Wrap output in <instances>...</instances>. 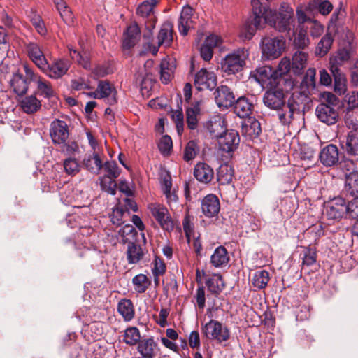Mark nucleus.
<instances>
[{"label": "nucleus", "instance_id": "obj_1", "mask_svg": "<svg viewBox=\"0 0 358 358\" xmlns=\"http://www.w3.org/2000/svg\"><path fill=\"white\" fill-rule=\"evenodd\" d=\"M251 4L255 15L253 24L256 29H261L266 23L280 32H289L294 28V10L287 3L280 4L278 13L262 6L259 0H252Z\"/></svg>", "mask_w": 358, "mask_h": 358}, {"label": "nucleus", "instance_id": "obj_2", "mask_svg": "<svg viewBox=\"0 0 358 358\" xmlns=\"http://www.w3.org/2000/svg\"><path fill=\"white\" fill-rule=\"evenodd\" d=\"M249 57L248 50L239 48L227 54L221 62L222 70L227 74H235L241 71Z\"/></svg>", "mask_w": 358, "mask_h": 358}, {"label": "nucleus", "instance_id": "obj_3", "mask_svg": "<svg viewBox=\"0 0 358 358\" xmlns=\"http://www.w3.org/2000/svg\"><path fill=\"white\" fill-rule=\"evenodd\" d=\"M323 97L327 103H320L316 108L315 114L321 122L328 125L334 124L338 118V113L334 105L337 98L331 92L324 94Z\"/></svg>", "mask_w": 358, "mask_h": 358}, {"label": "nucleus", "instance_id": "obj_4", "mask_svg": "<svg viewBox=\"0 0 358 358\" xmlns=\"http://www.w3.org/2000/svg\"><path fill=\"white\" fill-rule=\"evenodd\" d=\"M202 333L208 339L215 340L218 343L227 341L230 338L229 328L215 320H210L201 327Z\"/></svg>", "mask_w": 358, "mask_h": 358}, {"label": "nucleus", "instance_id": "obj_5", "mask_svg": "<svg viewBox=\"0 0 358 358\" xmlns=\"http://www.w3.org/2000/svg\"><path fill=\"white\" fill-rule=\"evenodd\" d=\"M250 78L254 79L262 88L280 85L277 73L269 66H258L250 73Z\"/></svg>", "mask_w": 358, "mask_h": 358}, {"label": "nucleus", "instance_id": "obj_6", "mask_svg": "<svg viewBox=\"0 0 358 358\" xmlns=\"http://www.w3.org/2000/svg\"><path fill=\"white\" fill-rule=\"evenodd\" d=\"M285 41L283 37H266L262 41V57L268 60L278 57L285 48Z\"/></svg>", "mask_w": 358, "mask_h": 358}, {"label": "nucleus", "instance_id": "obj_7", "mask_svg": "<svg viewBox=\"0 0 358 358\" xmlns=\"http://www.w3.org/2000/svg\"><path fill=\"white\" fill-rule=\"evenodd\" d=\"M263 96V103L271 110H279L285 105L283 90L280 85L270 86Z\"/></svg>", "mask_w": 358, "mask_h": 358}, {"label": "nucleus", "instance_id": "obj_8", "mask_svg": "<svg viewBox=\"0 0 358 358\" xmlns=\"http://www.w3.org/2000/svg\"><path fill=\"white\" fill-rule=\"evenodd\" d=\"M71 62L64 58L55 59L51 64L46 60L45 66L41 70L48 77L52 79H58L64 76L70 68Z\"/></svg>", "mask_w": 358, "mask_h": 358}, {"label": "nucleus", "instance_id": "obj_9", "mask_svg": "<svg viewBox=\"0 0 358 358\" xmlns=\"http://www.w3.org/2000/svg\"><path fill=\"white\" fill-rule=\"evenodd\" d=\"M347 203L343 198L337 196L328 202L325 207V215L329 220H340L347 211Z\"/></svg>", "mask_w": 358, "mask_h": 358}, {"label": "nucleus", "instance_id": "obj_10", "mask_svg": "<svg viewBox=\"0 0 358 358\" xmlns=\"http://www.w3.org/2000/svg\"><path fill=\"white\" fill-rule=\"evenodd\" d=\"M194 85L199 90H212L217 85V78L213 71L202 68L195 75Z\"/></svg>", "mask_w": 358, "mask_h": 358}, {"label": "nucleus", "instance_id": "obj_11", "mask_svg": "<svg viewBox=\"0 0 358 358\" xmlns=\"http://www.w3.org/2000/svg\"><path fill=\"white\" fill-rule=\"evenodd\" d=\"M50 135L54 144L64 143L69 136L67 124L64 121L55 120L50 124Z\"/></svg>", "mask_w": 358, "mask_h": 358}, {"label": "nucleus", "instance_id": "obj_12", "mask_svg": "<svg viewBox=\"0 0 358 358\" xmlns=\"http://www.w3.org/2000/svg\"><path fill=\"white\" fill-rule=\"evenodd\" d=\"M240 143L238 132L234 129L226 130L220 138L218 144L220 150L229 152L235 150Z\"/></svg>", "mask_w": 358, "mask_h": 358}, {"label": "nucleus", "instance_id": "obj_13", "mask_svg": "<svg viewBox=\"0 0 358 358\" xmlns=\"http://www.w3.org/2000/svg\"><path fill=\"white\" fill-rule=\"evenodd\" d=\"M151 213L160 224L161 227L166 231L173 229V222L169 215L168 209L161 205H154L150 208Z\"/></svg>", "mask_w": 358, "mask_h": 358}, {"label": "nucleus", "instance_id": "obj_14", "mask_svg": "<svg viewBox=\"0 0 358 358\" xmlns=\"http://www.w3.org/2000/svg\"><path fill=\"white\" fill-rule=\"evenodd\" d=\"M320 162L326 167L336 166L339 162V151L336 145L329 144L324 147L319 155Z\"/></svg>", "mask_w": 358, "mask_h": 358}, {"label": "nucleus", "instance_id": "obj_15", "mask_svg": "<svg viewBox=\"0 0 358 358\" xmlns=\"http://www.w3.org/2000/svg\"><path fill=\"white\" fill-rule=\"evenodd\" d=\"M215 101L220 108H228L235 102V96L226 85L218 87L214 92Z\"/></svg>", "mask_w": 358, "mask_h": 358}, {"label": "nucleus", "instance_id": "obj_16", "mask_svg": "<svg viewBox=\"0 0 358 358\" xmlns=\"http://www.w3.org/2000/svg\"><path fill=\"white\" fill-rule=\"evenodd\" d=\"M201 209L204 215L207 217H213L220 212V204L217 196L210 194L206 196L201 201Z\"/></svg>", "mask_w": 358, "mask_h": 358}, {"label": "nucleus", "instance_id": "obj_17", "mask_svg": "<svg viewBox=\"0 0 358 358\" xmlns=\"http://www.w3.org/2000/svg\"><path fill=\"white\" fill-rule=\"evenodd\" d=\"M26 52L29 58L40 69L45 66L46 58L39 46L36 42H30L26 45Z\"/></svg>", "mask_w": 358, "mask_h": 358}, {"label": "nucleus", "instance_id": "obj_18", "mask_svg": "<svg viewBox=\"0 0 358 358\" xmlns=\"http://www.w3.org/2000/svg\"><path fill=\"white\" fill-rule=\"evenodd\" d=\"M193 13L194 10L190 6L186 5L183 6L178 24L180 34L186 36L188 34V31L192 27L193 23Z\"/></svg>", "mask_w": 358, "mask_h": 358}, {"label": "nucleus", "instance_id": "obj_19", "mask_svg": "<svg viewBox=\"0 0 358 358\" xmlns=\"http://www.w3.org/2000/svg\"><path fill=\"white\" fill-rule=\"evenodd\" d=\"M82 165L90 173L98 175L103 168V162L99 154L94 151L92 154L85 155Z\"/></svg>", "mask_w": 358, "mask_h": 358}, {"label": "nucleus", "instance_id": "obj_20", "mask_svg": "<svg viewBox=\"0 0 358 358\" xmlns=\"http://www.w3.org/2000/svg\"><path fill=\"white\" fill-rule=\"evenodd\" d=\"M194 176L200 182L208 184L214 178V171L204 162H198L194 169Z\"/></svg>", "mask_w": 358, "mask_h": 358}, {"label": "nucleus", "instance_id": "obj_21", "mask_svg": "<svg viewBox=\"0 0 358 358\" xmlns=\"http://www.w3.org/2000/svg\"><path fill=\"white\" fill-rule=\"evenodd\" d=\"M140 29L137 24L134 23L129 25L124 32L122 47L124 49L129 50L134 47L139 41Z\"/></svg>", "mask_w": 358, "mask_h": 358}, {"label": "nucleus", "instance_id": "obj_22", "mask_svg": "<svg viewBox=\"0 0 358 358\" xmlns=\"http://www.w3.org/2000/svg\"><path fill=\"white\" fill-rule=\"evenodd\" d=\"M137 349L143 358H153L159 351L158 345L153 338L140 341Z\"/></svg>", "mask_w": 358, "mask_h": 358}, {"label": "nucleus", "instance_id": "obj_23", "mask_svg": "<svg viewBox=\"0 0 358 358\" xmlns=\"http://www.w3.org/2000/svg\"><path fill=\"white\" fill-rule=\"evenodd\" d=\"M261 131L260 123L254 117H248L242 123V134L250 138H257Z\"/></svg>", "mask_w": 358, "mask_h": 358}, {"label": "nucleus", "instance_id": "obj_24", "mask_svg": "<svg viewBox=\"0 0 358 358\" xmlns=\"http://www.w3.org/2000/svg\"><path fill=\"white\" fill-rule=\"evenodd\" d=\"M308 97L303 92H294L287 101V108H289L294 113H299L301 108H304L308 102Z\"/></svg>", "mask_w": 358, "mask_h": 358}, {"label": "nucleus", "instance_id": "obj_25", "mask_svg": "<svg viewBox=\"0 0 358 358\" xmlns=\"http://www.w3.org/2000/svg\"><path fill=\"white\" fill-rule=\"evenodd\" d=\"M342 148L350 156H358V130L348 132Z\"/></svg>", "mask_w": 358, "mask_h": 358}, {"label": "nucleus", "instance_id": "obj_26", "mask_svg": "<svg viewBox=\"0 0 358 358\" xmlns=\"http://www.w3.org/2000/svg\"><path fill=\"white\" fill-rule=\"evenodd\" d=\"M334 80V91L339 94H344L347 90V79L340 68L333 66L330 67Z\"/></svg>", "mask_w": 358, "mask_h": 358}, {"label": "nucleus", "instance_id": "obj_27", "mask_svg": "<svg viewBox=\"0 0 358 358\" xmlns=\"http://www.w3.org/2000/svg\"><path fill=\"white\" fill-rule=\"evenodd\" d=\"M229 261V256L224 246L217 247L210 257V263L215 268L225 266Z\"/></svg>", "mask_w": 358, "mask_h": 358}, {"label": "nucleus", "instance_id": "obj_28", "mask_svg": "<svg viewBox=\"0 0 358 358\" xmlns=\"http://www.w3.org/2000/svg\"><path fill=\"white\" fill-rule=\"evenodd\" d=\"M97 90L101 99L108 98L107 103L113 105L117 102L115 98L116 90L108 81H100L98 83Z\"/></svg>", "mask_w": 358, "mask_h": 358}, {"label": "nucleus", "instance_id": "obj_29", "mask_svg": "<svg viewBox=\"0 0 358 358\" xmlns=\"http://www.w3.org/2000/svg\"><path fill=\"white\" fill-rule=\"evenodd\" d=\"M176 65L170 58H164L160 63V79L163 83H168L172 78Z\"/></svg>", "mask_w": 358, "mask_h": 358}, {"label": "nucleus", "instance_id": "obj_30", "mask_svg": "<svg viewBox=\"0 0 358 358\" xmlns=\"http://www.w3.org/2000/svg\"><path fill=\"white\" fill-rule=\"evenodd\" d=\"M173 24L169 22H165L161 27L157 40L158 45H164L169 46L173 41Z\"/></svg>", "mask_w": 358, "mask_h": 358}, {"label": "nucleus", "instance_id": "obj_31", "mask_svg": "<svg viewBox=\"0 0 358 358\" xmlns=\"http://www.w3.org/2000/svg\"><path fill=\"white\" fill-rule=\"evenodd\" d=\"M8 113V119L15 131L20 130L22 127L21 113H22V99L17 98V103L10 112Z\"/></svg>", "mask_w": 358, "mask_h": 358}, {"label": "nucleus", "instance_id": "obj_32", "mask_svg": "<svg viewBox=\"0 0 358 358\" xmlns=\"http://www.w3.org/2000/svg\"><path fill=\"white\" fill-rule=\"evenodd\" d=\"M117 311L127 322L131 321L134 317V307L130 299H121L117 304Z\"/></svg>", "mask_w": 358, "mask_h": 358}, {"label": "nucleus", "instance_id": "obj_33", "mask_svg": "<svg viewBox=\"0 0 358 358\" xmlns=\"http://www.w3.org/2000/svg\"><path fill=\"white\" fill-rule=\"evenodd\" d=\"M235 103L234 110L241 118L249 117L252 112V105L245 97H241Z\"/></svg>", "mask_w": 358, "mask_h": 358}, {"label": "nucleus", "instance_id": "obj_34", "mask_svg": "<svg viewBox=\"0 0 358 358\" xmlns=\"http://www.w3.org/2000/svg\"><path fill=\"white\" fill-rule=\"evenodd\" d=\"M234 170L232 167L224 164L220 165L217 171V180L220 185H226L229 184L233 179Z\"/></svg>", "mask_w": 358, "mask_h": 358}, {"label": "nucleus", "instance_id": "obj_35", "mask_svg": "<svg viewBox=\"0 0 358 358\" xmlns=\"http://www.w3.org/2000/svg\"><path fill=\"white\" fill-rule=\"evenodd\" d=\"M308 55L301 50L296 51L292 57V69L294 74H300L306 66Z\"/></svg>", "mask_w": 358, "mask_h": 358}, {"label": "nucleus", "instance_id": "obj_36", "mask_svg": "<svg viewBox=\"0 0 358 358\" xmlns=\"http://www.w3.org/2000/svg\"><path fill=\"white\" fill-rule=\"evenodd\" d=\"M345 189L352 196H358V171L346 175Z\"/></svg>", "mask_w": 358, "mask_h": 358}, {"label": "nucleus", "instance_id": "obj_37", "mask_svg": "<svg viewBox=\"0 0 358 358\" xmlns=\"http://www.w3.org/2000/svg\"><path fill=\"white\" fill-rule=\"evenodd\" d=\"M63 167L67 175L74 176L80 171L82 164L76 157H69L64 159Z\"/></svg>", "mask_w": 358, "mask_h": 358}, {"label": "nucleus", "instance_id": "obj_38", "mask_svg": "<svg viewBox=\"0 0 358 358\" xmlns=\"http://www.w3.org/2000/svg\"><path fill=\"white\" fill-rule=\"evenodd\" d=\"M27 18L34 27L36 31L41 36H45L47 34V29L41 15L34 9H31L27 14Z\"/></svg>", "mask_w": 358, "mask_h": 358}, {"label": "nucleus", "instance_id": "obj_39", "mask_svg": "<svg viewBox=\"0 0 358 358\" xmlns=\"http://www.w3.org/2000/svg\"><path fill=\"white\" fill-rule=\"evenodd\" d=\"M334 41V37L330 33H327L319 41L315 50V54L324 57L330 50Z\"/></svg>", "mask_w": 358, "mask_h": 358}, {"label": "nucleus", "instance_id": "obj_40", "mask_svg": "<svg viewBox=\"0 0 358 358\" xmlns=\"http://www.w3.org/2000/svg\"><path fill=\"white\" fill-rule=\"evenodd\" d=\"M134 290L138 294L145 292L151 284L150 280L145 274H138L132 278Z\"/></svg>", "mask_w": 358, "mask_h": 358}, {"label": "nucleus", "instance_id": "obj_41", "mask_svg": "<svg viewBox=\"0 0 358 358\" xmlns=\"http://www.w3.org/2000/svg\"><path fill=\"white\" fill-rule=\"evenodd\" d=\"M308 43L309 39L307 36L306 29L304 25H299L294 39V46L299 49H304L308 46Z\"/></svg>", "mask_w": 358, "mask_h": 358}, {"label": "nucleus", "instance_id": "obj_42", "mask_svg": "<svg viewBox=\"0 0 358 358\" xmlns=\"http://www.w3.org/2000/svg\"><path fill=\"white\" fill-rule=\"evenodd\" d=\"M127 255L129 264H136L143 257V253L139 245L130 242L127 246Z\"/></svg>", "mask_w": 358, "mask_h": 358}, {"label": "nucleus", "instance_id": "obj_43", "mask_svg": "<svg viewBox=\"0 0 358 358\" xmlns=\"http://www.w3.org/2000/svg\"><path fill=\"white\" fill-rule=\"evenodd\" d=\"M269 281V273L265 270H259L254 273L252 278V285L258 289H262L266 287Z\"/></svg>", "mask_w": 358, "mask_h": 358}, {"label": "nucleus", "instance_id": "obj_44", "mask_svg": "<svg viewBox=\"0 0 358 358\" xmlns=\"http://www.w3.org/2000/svg\"><path fill=\"white\" fill-rule=\"evenodd\" d=\"M344 121L346 127L351 131L358 130V108H347Z\"/></svg>", "mask_w": 358, "mask_h": 358}, {"label": "nucleus", "instance_id": "obj_45", "mask_svg": "<svg viewBox=\"0 0 358 358\" xmlns=\"http://www.w3.org/2000/svg\"><path fill=\"white\" fill-rule=\"evenodd\" d=\"M200 112L199 103H196L192 107L187 108L186 110L187 124L190 129H195L197 127V115Z\"/></svg>", "mask_w": 358, "mask_h": 358}, {"label": "nucleus", "instance_id": "obj_46", "mask_svg": "<svg viewBox=\"0 0 358 358\" xmlns=\"http://www.w3.org/2000/svg\"><path fill=\"white\" fill-rule=\"evenodd\" d=\"M350 57V51L346 48L339 49L336 55L330 59V67L336 66L340 68L344 62H347Z\"/></svg>", "mask_w": 358, "mask_h": 358}, {"label": "nucleus", "instance_id": "obj_47", "mask_svg": "<svg viewBox=\"0 0 358 358\" xmlns=\"http://www.w3.org/2000/svg\"><path fill=\"white\" fill-rule=\"evenodd\" d=\"M41 106V101L35 96L24 99V113L31 114L38 111Z\"/></svg>", "mask_w": 358, "mask_h": 358}, {"label": "nucleus", "instance_id": "obj_48", "mask_svg": "<svg viewBox=\"0 0 358 358\" xmlns=\"http://www.w3.org/2000/svg\"><path fill=\"white\" fill-rule=\"evenodd\" d=\"M141 335L137 327H132L127 328L124 331V341L130 345H134L140 342Z\"/></svg>", "mask_w": 358, "mask_h": 358}, {"label": "nucleus", "instance_id": "obj_49", "mask_svg": "<svg viewBox=\"0 0 358 358\" xmlns=\"http://www.w3.org/2000/svg\"><path fill=\"white\" fill-rule=\"evenodd\" d=\"M208 130L209 131L212 138H215L219 140L226 131L224 128V121L218 120L211 122L208 125Z\"/></svg>", "mask_w": 358, "mask_h": 358}, {"label": "nucleus", "instance_id": "obj_50", "mask_svg": "<svg viewBox=\"0 0 358 358\" xmlns=\"http://www.w3.org/2000/svg\"><path fill=\"white\" fill-rule=\"evenodd\" d=\"M113 177L103 176L100 178V186L102 190L108 192L111 195L116 193L117 184Z\"/></svg>", "mask_w": 358, "mask_h": 358}, {"label": "nucleus", "instance_id": "obj_51", "mask_svg": "<svg viewBox=\"0 0 358 358\" xmlns=\"http://www.w3.org/2000/svg\"><path fill=\"white\" fill-rule=\"evenodd\" d=\"M206 285L208 290L213 294L221 292L224 287L221 275H218L216 278H209L206 280Z\"/></svg>", "mask_w": 358, "mask_h": 358}, {"label": "nucleus", "instance_id": "obj_52", "mask_svg": "<svg viewBox=\"0 0 358 358\" xmlns=\"http://www.w3.org/2000/svg\"><path fill=\"white\" fill-rule=\"evenodd\" d=\"M292 69V62L287 57H283L278 66L277 69H274V73H277L278 77V83L282 81V76L287 74Z\"/></svg>", "mask_w": 358, "mask_h": 358}, {"label": "nucleus", "instance_id": "obj_53", "mask_svg": "<svg viewBox=\"0 0 358 358\" xmlns=\"http://www.w3.org/2000/svg\"><path fill=\"white\" fill-rule=\"evenodd\" d=\"M24 71L25 72V76H24V84H26L28 86H36L41 80V76L25 64H24Z\"/></svg>", "mask_w": 358, "mask_h": 358}, {"label": "nucleus", "instance_id": "obj_54", "mask_svg": "<svg viewBox=\"0 0 358 358\" xmlns=\"http://www.w3.org/2000/svg\"><path fill=\"white\" fill-rule=\"evenodd\" d=\"M10 85L17 99H22V76L20 73H14L10 80Z\"/></svg>", "mask_w": 358, "mask_h": 358}, {"label": "nucleus", "instance_id": "obj_55", "mask_svg": "<svg viewBox=\"0 0 358 358\" xmlns=\"http://www.w3.org/2000/svg\"><path fill=\"white\" fill-rule=\"evenodd\" d=\"M70 57L71 59L85 69H88L90 66L89 59L87 56L82 55L79 52L74 50L71 45L67 46Z\"/></svg>", "mask_w": 358, "mask_h": 358}, {"label": "nucleus", "instance_id": "obj_56", "mask_svg": "<svg viewBox=\"0 0 358 358\" xmlns=\"http://www.w3.org/2000/svg\"><path fill=\"white\" fill-rule=\"evenodd\" d=\"M172 147V140L169 136L164 135L160 138L158 143V148L163 155H169Z\"/></svg>", "mask_w": 358, "mask_h": 358}, {"label": "nucleus", "instance_id": "obj_57", "mask_svg": "<svg viewBox=\"0 0 358 358\" xmlns=\"http://www.w3.org/2000/svg\"><path fill=\"white\" fill-rule=\"evenodd\" d=\"M316 262V253L314 250L310 248H306L303 252L302 266H310Z\"/></svg>", "mask_w": 358, "mask_h": 358}, {"label": "nucleus", "instance_id": "obj_58", "mask_svg": "<svg viewBox=\"0 0 358 358\" xmlns=\"http://www.w3.org/2000/svg\"><path fill=\"white\" fill-rule=\"evenodd\" d=\"M197 145L195 141H190L187 143L184 150L183 158L186 162L194 159L197 153Z\"/></svg>", "mask_w": 358, "mask_h": 358}, {"label": "nucleus", "instance_id": "obj_59", "mask_svg": "<svg viewBox=\"0 0 358 358\" xmlns=\"http://www.w3.org/2000/svg\"><path fill=\"white\" fill-rule=\"evenodd\" d=\"M103 167L108 173L107 176L113 177L117 178L120 174V169H119L117 163L115 161H107L103 164Z\"/></svg>", "mask_w": 358, "mask_h": 358}, {"label": "nucleus", "instance_id": "obj_60", "mask_svg": "<svg viewBox=\"0 0 358 358\" xmlns=\"http://www.w3.org/2000/svg\"><path fill=\"white\" fill-rule=\"evenodd\" d=\"M346 209V215L350 219L358 220V196H355L347 203Z\"/></svg>", "mask_w": 358, "mask_h": 358}, {"label": "nucleus", "instance_id": "obj_61", "mask_svg": "<svg viewBox=\"0 0 358 358\" xmlns=\"http://www.w3.org/2000/svg\"><path fill=\"white\" fill-rule=\"evenodd\" d=\"M36 87L41 94L45 98H50L54 96V90L49 82L44 81L41 79L36 85Z\"/></svg>", "mask_w": 358, "mask_h": 358}, {"label": "nucleus", "instance_id": "obj_62", "mask_svg": "<svg viewBox=\"0 0 358 358\" xmlns=\"http://www.w3.org/2000/svg\"><path fill=\"white\" fill-rule=\"evenodd\" d=\"M282 107L278 110V117L282 124L287 125L290 124L294 113L291 111L289 108H287L285 105Z\"/></svg>", "mask_w": 358, "mask_h": 358}, {"label": "nucleus", "instance_id": "obj_63", "mask_svg": "<svg viewBox=\"0 0 358 358\" xmlns=\"http://www.w3.org/2000/svg\"><path fill=\"white\" fill-rule=\"evenodd\" d=\"M155 83V80L148 75L143 78L141 83V91L143 96H150V92L152 90Z\"/></svg>", "mask_w": 358, "mask_h": 358}, {"label": "nucleus", "instance_id": "obj_64", "mask_svg": "<svg viewBox=\"0 0 358 358\" xmlns=\"http://www.w3.org/2000/svg\"><path fill=\"white\" fill-rule=\"evenodd\" d=\"M305 28L310 29V35L314 38L320 36L324 31V27L316 20L310 21Z\"/></svg>", "mask_w": 358, "mask_h": 358}]
</instances>
